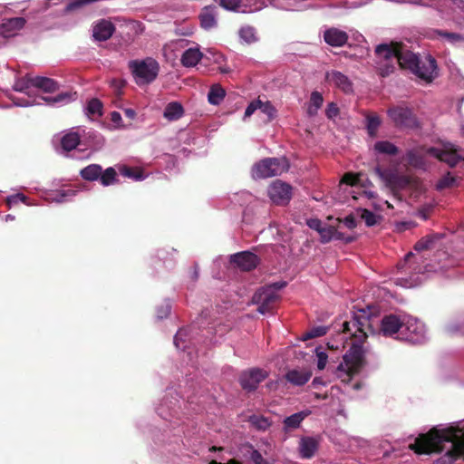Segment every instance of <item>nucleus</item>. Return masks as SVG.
I'll return each instance as SVG.
<instances>
[{
  "mask_svg": "<svg viewBox=\"0 0 464 464\" xmlns=\"http://www.w3.org/2000/svg\"><path fill=\"white\" fill-rule=\"evenodd\" d=\"M375 53L378 71L383 77L393 72L396 64L427 83L438 75L436 60L430 54H416L402 43L381 44L376 46Z\"/></svg>",
  "mask_w": 464,
  "mask_h": 464,
  "instance_id": "obj_1",
  "label": "nucleus"
},
{
  "mask_svg": "<svg viewBox=\"0 0 464 464\" xmlns=\"http://www.w3.org/2000/svg\"><path fill=\"white\" fill-rule=\"evenodd\" d=\"M410 448L417 454H440L434 464H452L464 456V420L434 427L420 434Z\"/></svg>",
  "mask_w": 464,
  "mask_h": 464,
  "instance_id": "obj_2",
  "label": "nucleus"
},
{
  "mask_svg": "<svg viewBox=\"0 0 464 464\" xmlns=\"http://www.w3.org/2000/svg\"><path fill=\"white\" fill-rule=\"evenodd\" d=\"M367 185L372 183L368 179L363 181L361 174L346 173L339 183V190L344 194L340 199L347 200L351 196L353 200H360L362 204L376 211L382 210L384 206L390 208L388 201L379 199L373 191L367 188Z\"/></svg>",
  "mask_w": 464,
  "mask_h": 464,
  "instance_id": "obj_3",
  "label": "nucleus"
},
{
  "mask_svg": "<svg viewBox=\"0 0 464 464\" xmlns=\"http://www.w3.org/2000/svg\"><path fill=\"white\" fill-rule=\"evenodd\" d=\"M34 76L26 75L17 79L14 83V90L27 95V98H14L12 101L15 106L18 107H30L40 105L45 102L50 105H64L75 100L76 93L63 92L53 97H44L34 93Z\"/></svg>",
  "mask_w": 464,
  "mask_h": 464,
  "instance_id": "obj_4",
  "label": "nucleus"
},
{
  "mask_svg": "<svg viewBox=\"0 0 464 464\" xmlns=\"http://www.w3.org/2000/svg\"><path fill=\"white\" fill-rule=\"evenodd\" d=\"M425 154L446 162L450 167H454L460 160H464V156L459 151L457 147L450 142L443 143L441 149L430 147L426 150H410L406 153V160L409 165L415 169H426Z\"/></svg>",
  "mask_w": 464,
  "mask_h": 464,
  "instance_id": "obj_5",
  "label": "nucleus"
},
{
  "mask_svg": "<svg viewBox=\"0 0 464 464\" xmlns=\"http://www.w3.org/2000/svg\"><path fill=\"white\" fill-rule=\"evenodd\" d=\"M304 0H219V5L228 11L242 13L256 12L268 5L282 10H295Z\"/></svg>",
  "mask_w": 464,
  "mask_h": 464,
  "instance_id": "obj_6",
  "label": "nucleus"
},
{
  "mask_svg": "<svg viewBox=\"0 0 464 464\" xmlns=\"http://www.w3.org/2000/svg\"><path fill=\"white\" fill-rule=\"evenodd\" d=\"M364 352L359 344L353 343L343 357L335 375L343 382L348 383L364 366Z\"/></svg>",
  "mask_w": 464,
  "mask_h": 464,
  "instance_id": "obj_7",
  "label": "nucleus"
},
{
  "mask_svg": "<svg viewBox=\"0 0 464 464\" xmlns=\"http://www.w3.org/2000/svg\"><path fill=\"white\" fill-rule=\"evenodd\" d=\"M129 68L139 86L148 85L155 81L160 72V63L152 57L129 62Z\"/></svg>",
  "mask_w": 464,
  "mask_h": 464,
  "instance_id": "obj_8",
  "label": "nucleus"
},
{
  "mask_svg": "<svg viewBox=\"0 0 464 464\" xmlns=\"http://www.w3.org/2000/svg\"><path fill=\"white\" fill-rule=\"evenodd\" d=\"M374 322L375 319L372 316L368 315L364 311H360V314H355L350 321L343 322V330L358 341H362L370 334H375Z\"/></svg>",
  "mask_w": 464,
  "mask_h": 464,
  "instance_id": "obj_9",
  "label": "nucleus"
},
{
  "mask_svg": "<svg viewBox=\"0 0 464 464\" xmlns=\"http://www.w3.org/2000/svg\"><path fill=\"white\" fill-rule=\"evenodd\" d=\"M428 338V330L423 322L411 315H404L403 327L399 340L420 344L425 343Z\"/></svg>",
  "mask_w": 464,
  "mask_h": 464,
  "instance_id": "obj_10",
  "label": "nucleus"
},
{
  "mask_svg": "<svg viewBox=\"0 0 464 464\" xmlns=\"http://www.w3.org/2000/svg\"><path fill=\"white\" fill-rule=\"evenodd\" d=\"M288 169L289 163L285 158H267L253 167L252 175L255 179H266L279 176Z\"/></svg>",
  "mask_w": 464,
  "mask_h": 464,
  "instance_id": "obj_11",
  "label": "nucleus"
},
{
  "mask_svg": "<svg viewBox=\"0 0 464 464\" xmlns=\"http://www.w3.org/2000/svg\"><path fill=\"white\" fill-rule=\"evenodd\" d=\"M372 318L375 319V334L399 340V335H401L403 327L404 315L390 314L383 315L380 319L374 316Z\"/></svg>",
  "mask_w": 464,
  "mask_h": 464,
  "instance_id": "obj_12",
  "label": "nucleus"
},
{
  "mask_svg": "<svg viewBox=\"0 0 464 464\" xmlns=\"http://www.w3.org/2000/svg\"><path fill=\"white\" fill-rule=\"evenodd\" d=\"M285 285V283H276L258 289L253 295V303L258 304L257 311L266 314L270 312L279 295L278 291Z\"/></svg>",
  "mask_w": 464,
  "mask_h": 464,
  "instance_id": "obj_13",
  "label": "nucleus"
},
{
  "mask_svg": "<svg viewBox=\"0 0 464 464\" xmlns=\"http://www.w3.org/2000/svg\"><path fill=\"white\" fill-rule=\"evenodd\" d=\"M268 196L275 204L285 205L292 198V187L281 180H276L268 188Z\"/></svg>",
  "mask_w": 464,
  "mask_h": 464,
  "instance_id": "obj_14",
  "label": "nucleus"
},
{
  "mask_svg": "<svg viewBox=\"0 0 464 464\" xmlns=\"http://www.w3.org/2000/svg\"><path fill=\"white\" fill-rule=\"evenodd\" d=\"M268 376L266 370L253 368L241 373L239 382L244 390L253 391Z\"/></svg>",
  "mask_w": 464,
  "mask_h": 464,
  "instance_id": "obj_15",
  "label": "nucleus"
},
{
  "mask_svg": "<svg viewBox=\"0 0 464 464\" xmlns=\"http://www.w3.org/2000/svg\"><path fill=\"white\" fill-rule=\"evenodd\" d=\"M388 113L393 122L398 126L413 128L417 125L416 119L411 110L409 108H392L388 111Z\"/></svg>",
  "mask_w": 464,
  "mask_h": 464,
  "instance_id": "obj_16",
  "label": "nucleus"
},
{
  "mask_svg": "<svg viewBox=\"0 0 464 464\" xmlns=\"http://www.w3.org/2000/svg\"><path fill=\"white\" fill-rule=\"evenodd\" d=\"M230 262L242 270L249 271L256 267L259 258L249 251H242L230 256Z\"/></svg>",
  "mask_w": 464,
  "mask_h": 464,
  "instance_id": "obj_17",
  "label": "nucleus"
},
{
  "mask_svg": "<svg viewBox=\"0 0 464 464\" xmlns=\"http://www.w3.org/2000/svg\"><path fill=\"white\" fill-rule=\"evenodd\" d=\"M24 17L3 19L0 23V36L10 38L15 36L25 25Z\"/></svg>",
  "mask_w": 464,
  "mask_h": 464,
  "instance_id": "obj_18",
  "label": "nucleus"
},
{
  "mask_svg": "<svg viewBox=\"0 0 464 464\" xmlns=\"http://www.w3.org/2000/svg\"><path fill=\"white\" fill-rule=\"evenodd\" d=\"M375 172L392 188H403L410 184L409 178L399 176L390 170H382L377 167Z\"/></svg>",
  "mask_w": 464,
  "mask_h": 464,
  "instance_id": "obj_19",
  "label": "nucleus"
},
{
  "mask_svg": "<svg viewBox=\"0 0 464 464\" xmlns=\"http://www.w3.org/2000/svg\"><path fill=\"white\" fill-rule=\"evenodd\" d=\"M326 81L341 89L343 92L349 93L353 92V84L347 76L337 71L326 72Z\"/></svg>",
  "mask_w": 464,
  "mask_h": 464,
  "instance_id": "obj_20",
  "label": "nucleus"
},
{
  "mask_svg": "<svg viewBox=\"0 0 464 464\" xmlns=\"http://www.w3.org/2000/svg\"><path fill=\"white\" fill-rule=\"evenodd\" d=\"M114 32V25L111 21L102 19L92 26V36L96 41L108 40Z\"/></svg>",
  "mask_w": 464,
  "mask_h": 464,
  "instance_id": "obj_21",
  "label": "nucleus"
},
{
  "mask_svg": "<svg viewBox=\"0 0 464 464\" xmlns=\"http://www.w3.org/2000/svg\"><path fill=\"white\" fill-rule=\"evenodd\" d=\"M218 13L217 7L213 5L205 6L200 14L199 21L200 25L205 30H211L218 24Z\"/></svg>",
  "mask_w": 464,
  "mask_h": 464,
  "instance_id": "obj_22",
  "label": "nucleus"
},
{
  "mask_svg": "<svg viewBox=\"0 0 464 464\" xmlns=\"http://www.w3.org/2000/svg\"><path fill=\"white\" fill-rule=\"evenodd\" d=\"M319 439L316 437H302L299 441V453L303 459H311L316 452Z\"/></svg>",
  "mask_w": 464,
  "mask_h": 464,
  "instance_id": "obj_23",
  "label": "nucleus"
},
{
  "mask_svg": "<svg viewBox=\"0 0 464 464\" xmlns=\"http://www.w3.org/2000/svg\"><path fill=\"white\" fill-rule=\"evenodd\" d=\"M312 411L310 410H304L295 412L286 418L283 421V430L287 433L298 429L301 426L303 420L308 417Z\"/></svg>",
  "mask_w": 464,
  "mask_h": 464,
  "instance_id": "obj_24",
  "label": "nucleus"
},
{
  "mask_svg": "<svg viewBox=\"0 0 464 464\" xmlns=\"http://www.w3.org/2000/svg\"><path fill=\"white\" fill-rule=\"evenodd\" d=\"M428 38L432 40H441L450 44L464 43V34L458 33H450L443 30H432L428 34Z\"/></svg>",
  "mask_w": 464,
  "mask_h": 464,
  "instance_id": "obj_25",
  "label": "nucleus"
},
{
  "mask_svg": "<svg viewBox=\"0 0 464 464\" xmlns=\"http://www.w3.org/2000/svg\"><path fill=\"white\" fill-rule=\"evenodd\" d=\"M324 39L331 46L339 47L343 45L347 40V34L338 28H329L324 31Z\"/></svg>",
  "mask_w": 464,
  "mask_h": 464,
  "instance_id": "obj_26",
  "label": "nucleus"
},
{
  "mask_svg": "<svg viewBox=\"0 0 464 464\" xmlns=\"http://www.w3.org/2000/svg\"><path fill=\"white\" fill-rule=\"evenodd\" d=\"M203 53H201L198 45L186 49L181 55V64L184 67H194L202 59Z\"/></svg>",
  "mask_w": 464,
  "mask_h": 464,
  "instance_id": "obj_27",
  "label": "nucleus"
},
{
  "mask_svg": "<svg viewBox=\"0 0 464 464\" xmlns=\"http://www.w3.org/2000/svg\"><path fill=\"white\" fill-rule=\"evenodd\" d=\"M312 376V372L306 369H293L286 375V380L294 385L301 386L305 384Z\"/></svg>",
  "mask_w": 464,
  "mask_h": 464,
  "instance_id": "obj_28",
  "label": "nucleus"
},
{
  "mask_svg": "<svg viewBox=\"0 0 464 464\" xmlns=\"http://www.w3.org/2000/svg\"><path fill=\"white\" fill-rule=\"evenodd\" d=\"M33 81L34 93H36V90H42L44 92H53L58 88L57 82L51 78L34 76Z\"/></svg>",
  "mask_w": 464,
  "mask_h": 464,
  "instance_id": "obj_29",
  "label": "nucleus"
},
{
  "mask_svg": "<svg viewBox=\"0 0 464 464\" xmlns=\"http://www.w3.org/2000/svg\"><path fill=\"white\" fill-rule=\"evenodd\" d=\"M80 143V134L77 131L70 130L64 133L61 139L62 148L70 151L75 149Z\"/></svg>",
  "mask_w": 464,
  "mask_h": 464,
  "instance_id": "obj_30",
  "label": "nucleus"
},
{
  "mask_svg": "<svg viewBox=\"0 0 464 464\" xmlns=\"http://www.w3.org/2000/svg\"><path fill=\"white\" fill-rule=\"evenodd\" d=\"M226 96L225 89L218 83L213 84L208 93V101L212 105H218Z\"/></svg>",
  "mask_w": 464,
  "mask_h": 464,
  "instance_id": "obj_31",
  "label": "nucleus"
},
{
  "mask_svg": "<svg viewBox=\"0 0 464 464\" xmlns=\"http://www.w3.org/2000/svg\"><path fill=\"white\" fill-rule=\"evenodd\" d=\"M184 113L182 105L179 102H169L164 110V117L169 121H176Z\"/></svg>",
  "mask_w": 464,
  "mask_h": 464,
  "instance_id": "obj_32",
  "label": "nucleus"
},
{
  "mask_svg": "<svg viewBox=\"0 0 464 464\" xmlns=\"http://www.w3.org/2000/svg\"><path fill=\"white\" fill-rule=\"evenodd\" d=\"M85 114L89 118H98L102 115V103L100 100L92 98L86 103L84 107Z\"/></svg>",
  "mask_w": 464,
  "mask_h": 464,
  "instance_id": "obj_33",
  "label": "nucleus"
},
{
  "mask_svg": "<svg viewBox=\"0 0 464 464\" xmlns=\"http://www.w3.org/2000/svg\"><path fill=\"white\" fill-rule=\"evenodd\" d=\"M321 242L327 243L332 239H344L342 233L338 232L334 227L324 225L319 232Z\"/></svg>",
  "mask_w": 464,
  "mask_h": 464,
  "instance_id": "obj_34",
  "label": "nucleus"
},
{
  "mask_svg": "<svg viewBox=\"0 0 464 464\" xmlns=\"http://www.w3.org/2000/svg\"><path fill=\"white\" fill-rule=\"evenodd\" d=\"M80 174L85 180L93 181L97 180L102 174V167L98 164H91L83 168Z\"/></svg>",
  "mask_w": 464,
  "mask_h": 464,
  "instance_id": "obj_35",
  "label": "nucleus"
},
{
  "mask_svg": "<svg viewBox=\"0 0 464 464\" xmlns=\"http://www.w3.org/2000/svg\"><path fill=\"white\" fill-rule=\"evenodd\" d=\"M324 99L320 92H313L311 93L310 102L307 107V114L309 116H314L317 114L318 110L323 105Z\"/></svg>",
  "mask_w": 464,
  "mask_h": 464,
  "instance_id": "obj_36",
  "label": "nucleus"
},
{
  "mask_svg": "<svg viewBox=\"0 0 464 464\" xmlns=\"http://www.w3.org/2000/svg\"><path fill=\"white\" fill-rule=\"evenodd\" d=\"M373 149L378 154L395 155L398 152V148L388 140L377 141Z\"/></svg>",
  "mask_w": 464,
  "mask_h": 464,
  "instance_id": "obj_37",
  "label": "nucleus"
},
{
  "mask_svg": "<svg viewBox=\"0 0 464 464\" xmlns=\"http://www.w3.org/2000/svg\"><path fill=\"white\" fill-rule=\"evenodd\" d=\"M356 212H357V215L361 218V219L363 220L364 223L366 224V226H368V227L376 225L381 218L379 215L372 212L371 210H369L366 208H360L356 210Z\"/></svg>",
  "mask_w": 464,
  "mask_h": 464,
  "instance_id": "obj_38",
  "label": "nucleus"
},
{
  "mask_svg": "<svg viewBox=\"0 0 464 464\" xmlns=\"http://www.w3.org/2000/svg\"><path fill=\"white\" fill-rule=\"evenodd\" d=\"M99 179L104 187L113 185L117 181V172L112 167L107 168L104 171L102 170Z\"/></svg>",
  "mask_w": 464,
  "mask_h": 464,
  "instance_id": "obj_39",
  "label": "nucleus"
},
{
  "mask_svg": "<svg viewBox=\"0 0 464 464\" xmlns=\"http://www.w3.org/2000/svg\"><path fill=\"white\" fill-rule=\"evenodd\" d=\"M74 195L75 191L72 189H62L50 195L48 199L53 202L63 203L72 198Z\"/></svg>",
  "mask_w": 464,
  "mask_h": 464,
  "instance_id": "obj_40",
  "label": "nucleus"
},
{
  "mask_svg": "<svg viewBox=\"0 0 464 464\" xmlns=\"http://www.w3.org/2000/svg\"><path fill=\"white\" fill-rule=\"evenodd\" d=\"M440 237L438 235L427 237L424 238H421L420 241H418L415 244L414 249L418 252L422 251L424 249L431 248L435 246V241Z\"/></svg>",
  "mask_w": 464,
  "mask_h": 464,
  "instance_id": "obj_41",
  "label": "nucleus"
},
{
  "mask_svg": "<svg viewBox=\"0 0 464 464\" xmlns=\"http://www.w3.org/2000/svg\"><path fill=\"white\" fill-rule=\"evenodd\" d=\"M239 37L243 42L252 44L256 41V30L251 26H244L239 30Z\"/></svg>",
  "mask_w": 464,
  "mask_h": 464,
  "instance_id": "obj_42",
  "label": "nucleus"
},
{
  "mask_svg": "<svg viewBox=\"0 0 464 464\" xmlns=\"http://www.w3.org/2000/svg\"><path fill=\"white\" fill-rule=\"evenodd\" d=\"M458 184L455 177L451 176L450 173L443 176L437 183L436 188L439 190H442L447 188H451Z\"/></svg>",
  "mask_w": 464,
  "mask_h": 464,
  "instance_id": "obj_43",
  "label": "nucleus"
},
{
  "mask_svg": "<svg viewBox=\"0 0 464 464\" xmlns=\"http://www.w3.org/2000/svg\"><path fill=\"white\" fill-rule=\"evenodd\" d=\"M188 337L187 329H179L174 337V345L178 350L185 349L186 338Z\"/></svg>",
  "mask_w": 464,
  "mask_h": 464,
  "instance_id": "obj_44",
  "label": "nucleus"
},
{
  "mask_svg": "<svg viewBox=\"0 0 464 464\" xmlns=\"http://www.w3.org/2000/svg\"><path fill=\"white\" fill-rule=\"evenodd\" d=\"M120 171L121 174L123 175L124 177L132 179L137 181L143 180L145 179V176L141 172L131 169L130 168L128 167H121L120 169Z\"/></svg>",
  "mask_w": 464,
  "mask_h": 464,
  "instance_id": "obj_45",
  "label": "nucleus"
},
{
  "mask_svg": "<svg viewBox=\"0 0 464 464\" xmlns=\"http://www.w3.org/2000/svg\"><path fill=\"white\" fill-rule=\"evenodd\" d=\"M258 110L267 116L268 120H271L275 117L276 110L270 102H262L260 100V105L258 106Z\"/></svg>",
  "mask_w": 464,
  "mask_h": 464,
  "instance_id": "obj_46",
  "label": "nucleus"
},
{
  "mask_svg": "<svg viewBox=\"0 0 464 464\" xmlns=\"http://www.w3.org/2000/svg\"><path fill=\"white\" fill-rule=\"evenodd\" d=\"M250 422L256 426L258 430H266L270 426L268 420L262 416H252Z\"/></svg>",
  "mask_w": 464,
  "mask_h": 464,
  "instance_id": "obj_47",
  "label": "nucleus"
},
{
  "mask_svg": "<svg viewBox=\"0 0 464 464\" xmlns=\"http://www.w3.org/2000/svg\"><path fill=\"white\" fill-rule=\"evenodd\" d=\"M188 41L184 39H178L175 41L170 42L169 44L165 45V53L169 51H174V50H181L187 47Z\"/></svg>",
  "mask_w": 464,
  "mask_h": 464,
  "instance_id": "obj_48",
  "label": "nucleus"
},
{
  "mask_svg": "<svg viewBox=\"0 0 464 464\" xmlns=\"http://www.w3.org/2000/svg\"><path fill=\"white\" fill-rule=\"evenodd\" d=\"M381 124V121L376 116H372L367 119V130L370 136L373 137Z\"/></svg>",
  "mask_w": 464,
  "mask_h": 464,
  "instance_id": "obj_49",
  "label": "nucleus"
},
{
  "mask_svg": "<svg viewBox=\"0 0 464 464\" xmlns=\"http://www.w3.org/2000/svg\"><path fill=\"white\" fill-rule=\"evenodd\" d=\"M19 201L26 205H31V203L27 202V198L22 193L11 195L6 198V203L9 205V207H11L12 205H15Z\"/></svg>",
  "mask_w": 464,
  "mask_h": 464,
  "instance_id": "obj_50",
  "label": "nucleus"
},
{
  "mask_svg": "<svg viewBox=\"0 0 464 464\" xmlns=\"http://www.w3.org/2000/svg\"><path fill=\"white\" fill-rule=\"evenodd\" d=\"M326 330H327L326 327H324V326H318V327L313 328L312 330H310L309 332H307L304 334V339L306 340V339L323 336L326 334Z\"/></svg>",
  "mask_w": 464,
  "mask_h": 464,
  "instance_id": "obj_51",
  "label": "nucleus"
},
{
  "mask_svg": "<svg viewBox=\"0 0 464 464\" xmlns=\"http://www.w3.org/2000/svg\"><path fill=\"white\" fill-rule=\"evenodd\" d=\"M170 308L171 307H170L169 302L165 301L162 304L158 306L157 312H156L157 317L159 319L166 318L170 312Z\"/></svg>",
  "mask_w": 464,
  "mask_h": 464,
  "instance_id": "obj_52",
  "label": "nucleus"
},
{
  "mask_svg": "<svg viewBox=\"0 0 464 464\" xmlns=\"http://www.w3.org/2000/svg\"><path fill=\"white\" fill-rule=\"evenodd\" d=\"M315 353H316V357H317L318 369L319 370L324 369V367L327 363V359H328L327 354L324 351H322L321 348H316Z\"/></svg>",
  "mask_w": 464,
  "mask_h": 464,
  "instance_id": "obj_53",
  "label": "nucleus"
},
{
  "mask_svg": "<svg viewBox=\"0 0 464 464\" xmlns=\"http://www.w3.org/2000/svg\"><path fill=\"white\" fill-rule=\"evenodd\" d=\"M259 105H260L259 99L250 102L245 111L244 120L250 117L252 114H254L258 110Z\"/></svg>",
  "mask_w": 464,
  "mask_h": 464,
  "instance_id": "obj_54",
  "label": "nucleus"
},
{
  "mask_svg": "<svg viewBox=\"0 0 464 464\" xmlns=\"http://www.w3.org/2000/svg\"><path fill=\"white\" fill-rule=\"evenodd\" d=\"M250 459L255 464H269L256 450H252L250 453Z\"/></svg>",
  "mask_w": 464,
  "mask_h": 464,
  "instance_id": "obj_55",
  "label": "nucleus"
},
{
  "mask_svg": "<svg viewBox=\"0 0 464 464\" xmlns=\"http://www.w3.org/2000/svg\"><path fill=\"white\" fill-rule=\"evenodd\" d=\"M306 224L311 229H314L318 233L320 232V229L324 226L322 221L318 218H310L306 221Z\"/></svg>",
  "mask_w": 464,
  "mask_h": 464,
  "instance_id": "obj_56",
  "label": "nucleus"
},
{
  "mask_svg": "<svg viewBox=\"0 0 464 464\" xmlns=\"http://www.w3.org/2000/svg\"><path fill=\"white\" fill-rule=\"evenodd\" d=\"M433 206L431 204L424 205L419 211L418 215L424 220L429 218L430 211L432 209Z\"/></svg>",
  "mask_w": 464,
  "mask_h": 464,
  "instance_id": "obj_57",
  "label": "nucleus"
},
{
  "mask_svg": "<svg viewBox=\"0 0 464 464\" xmlns=\"http://www.w3.org/2000/svg\"><path fill=\"white\" fill-rule=\"evenodd\" d=\"M326 116L330 119L334 118L338 114V108L334 103H330L326 109Z\"/></svg>",
  "mask_w": 464,
  "mask_h": 464,
  "instance_id": "obj_58",
  "label": "nucleus"
},
{
  "mask_svg": "<svg viewBox=\"0 0 464 464\" xmlns=\"http://www.w3.org/2000/svg\"><path fill=\"white\" fill-rule=\"evenodd\" d=\"M343 224L346 227L352 229L354 228L357 226V222L353 216L350 215L344 218Z\"/></svg>",
  "mask_w": 464,
  "mask_h": 464,
  "instance_id": "obj_59",
  "label": "nucleus"
},
{
  "mask_svg": "<svg viewBox=\"0 0 464 464\" xmlns=\"http://www.w3.org/2000/svg\"><path fill=\"white\" fill-rule=\"evenodd\" d=\"M111 121L117 126H121V121H122V119H121V115L120 112L118 111H112L111 114Z\"/></svg>",
  "mask_w": 464,
  "mask_h": 464,
  "instance_id": "obj_60",
  "label": "nucleus"
},
{
  "mask_svg": "<svg viewBox=\"0 0 464 464\" xmlns=\"http://www.w3.org/2000/svg\"><path fill=\"white\" fill-rule=\"evenodd\" d=\"M444 268V266H440L439 268L433 265V264H429L425 266V272L427 273H430V272H438L439 270H442Z\"/></svg>",
  "mask_w": 464,
  "mask_h": 464,
  "instance_id": "obj_61",
  "label": "nucleus"
},
{
  "mask_svg": "<svg viewBox=\"0 0 464 464\" xmlns=\"http://www.w3.org/2000/svg\"><path fill=\"white\" fill-rule=\"evenodd\" d=\"M412 256H413V254L411 252L407 254L405 256V259H404L403 263H401V264L398 265V269H400V270L404 269L406 264H408L410 262V259L412 257Z\"/></svg>",
  "mask_w": 464,
  "mask_h": 464,
  "instance_id": "obj_62",
  "label": "nucleus"
},
{
  "mask_svg": "<svg viewBox=\"0 0 464 464\" xmlns=\"http://www.w3.org/2000/svg\"><path fill=\"white\" fill-rule=\"evenodd\" d=\"M320 385H324V382L322 381L321 378L315 377L312 382V386L314 389H317Z\"/></svg>",
  "mask_w": 464,
  "mask_h": 464,
  "instance_id": "obj_63",
  "label": "nucleus"
},
{
  "mask_svg": "<svg viewBox=\"0 0 464 464\" xmlns=\"http://www.w3.org/2000/svg\"><path fill=\"white\" fill-rule=\"evenodd\" d=\"M124 114L126 115V117H128L129 119H134L135 115H136V112L134 110L132 109H125L124 110Z\"/></svg>",
  "mask_w": 464,
  "mask_h": 464,
  "instance_id": "obj_64",
  "label": "nucleus"
}]
</instances>
